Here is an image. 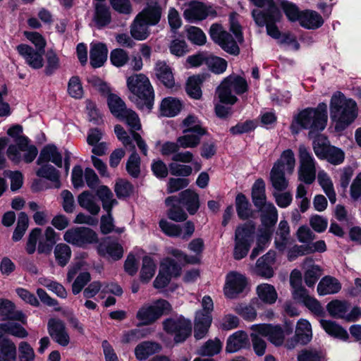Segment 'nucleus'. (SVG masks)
Wrapping results in <instances>:
<instances>
[{"label": "nucleus", "mask_w": 361, "mask_h": 361, "mask_svg": "<svg viewBox=\"0 0 361 361\" xmlns=\"http://www.w3.org/2000/svg\"><path fill=\"white\" fill-rule=\"evenodd\" d=\"M329 106L330 118L337 131L345 130L357 117L358 108L356 102L341 92L333 94Z\"/></svg>", "instance_id": "1"}, {"label": "nucleus", "mask_w": 361, "mask_h": 361, "mask_svg": "<svg viewBox=\"0 0 361 361\" xmlns=\"http://www.w3.org/2000/svg\"><path fill=\"white\" fill-rule=\"evenodd\" d=\"M327 105L320 103L317 108H307L294 116L290 130L298 134L302 129L310 130V134L322 131L327 123Z\"/></svg>", "instance_id": "2"}, {"label": "nucleus", "mask_w": 361, "mask_h": 361, "mask_svg": "<svg viewBox=\"0 0 361 361\" xmlns=\"http://www.w3.org/2000/svg\"><path fill=\"white\" fill-rule=\"evenodd\" d=\"M230 30L233 33L234 37L225 31L222 26L219 24H213L209 30V35L212 40L219 44L226 52L238 55L240 49L238 42L243 39L241 27L239 25L235 13L230 16Z\"/></svg>", "instance_id": "3"}, {"label": "nucleus", "mask_w": 361, "mask_h": 361, "mask_svg": "<svg viewBox=\"0 0 361 361\" xmlns=\"http://www.w3.org/2000/svg\"><path fill=\"white\" fill-rule=\"evenodd\" d=\"M127 87L132 95L130 99L142 110L149 111L154 101L153 87L149 78L144 74H134L127 78Z\"/></svg>", "instance_id": "4"}, {"label": "nucleus", "mask_w": 361, "mask_h": 361, "mask_svg": "<svg viewBox=\"0 0 361 361\" xmlns=\"http://www.w3.org/2000/svg\"><path fill=\"white\" fill-rule=\"evenodd\" d=\"M255 8L252 10V17L259 26H267V34L281 39V33L275 25L280 20L281 14L274 1H254Z\"/></svg>", "instance_id": "5"}, {"label": "nucleus", "mask_w": 361, "mask_h": 361, "mask_svg": "<svg viewBox=\"0 0 361 361\" xmlns=\"http://www.w3.org/2000/svg\"><path fill=\"white\" fill-rule=\"evenodd\" d=\"M252 201L261 213V221L264 225H274L278 219V212L271 202L266 201L265 183L257 179L252 188Z\"/></svg>", "instance_id": "6"}, {"label": "nucleus", "mask_w": 361, "mask_h": 361, "mask_svg": "<svg viewBox=\"0 0 361 361\" xmlns=\"http://www.w3.org/2000/svg\"><path fill=\"white\" fill-rule=\"evenodd\" d=\"M57 240L58 234L51 227H47L43 235L41 228H35L29 234L25 247L26 252L32 255L37 250L39 254L49 255Z\"/></svg>", "instance_id": "7"}, {"label": "nucleus", "mask_w": 361, "mask_h": 361, "mask_svg": "<svg viewBox=\"0 0 361 361\" xmlns=\"http://www.w3.org/2000/svg\"><path fill=\"white\" fill-rule=\"evenodd\" d=\"M247 90L246 80L238 75H231L225 78L216 90L220 102L233 104L237 102L235 94H242Z\"/></svg>", "instance_id": "8"}, {"label": "nucleus", "mask_w": 361, "mask_h": 361, "mask_svg": "<svg viewBox=\"0 0 361 361\" xmlns=\"http://www.w3.org/2000/svg\"><path fill=\"white\" fill-rule=\"evenodd\" d=\"M171 310L170 303L164 299L144 304L137 311L136 318L141 325H149Z\"/></svg>", "instance_id": "9"}, {"label": "nucleus", "mask_w": 361, "mask_h": 361, "mask_svg": "<svg viewBox=\"0 0 361 361\" xmlns=\"http://www.w3.org/2000/svg\"><path fill=\"white\" fill-rule=\"evenodd\" d=\"M255 225L252 221H248L238 226L235 231V247L233 256L235 259L245 257L253 240Z\"/></svg>", "instance_id": "10"}, {"label": "nucleus", "mask_w": 361, "mask_h": 361, "mask_svg": "<svg viewBox=\"0 0 361 361\" xmlns=\"http://www.w3.org/2000/svg\"><path fill=\"white\" fill-rule=\"evenodd\" d=\"M201 304L202 310L196 312L195 319V337L197 339L202 338L207 334L212 322V299L205 295L202 298Z\"/></svg>", "instance_id": "11"}, {"label": "nucleus", "mask_w": 361, "mask_h": 361, "mask_svg": "<svg viewBox=\"0 0 361 361\" xmlns=\"http://www.w3.org/2000/svg\"><path fill=\"white\" fill-rule=\"evenodd\" d=\"M19 142L18 145H8L6 151L8 158L16 164L21 161L31 163L38 154L37 147L30 143L28 138H20Z\"/></svg>", "instance_id": "12"}, {"label": "nucleus", "mask_w": 361, "mask_h": 361, "mask_svg": "<svg viewBox=\"0 0 361 361\" xmlns=\"http://www.w3.org/2000/svg\"><path fill=\"white\" fill-rule=\"evenodd\" d=\"M298 179L306 184L312 183L316 178V162L308 149L303 145L298 148Z\"/></svg>", "instance_id": "13"}, {"label": "nucleus", "mask_w": 361, "mask_h": 361, "mask_svg": "<svg viewBox=\"0 0 361 361\" xmlns=\"http://www.w3.org/2000/svg\"><path fill=\"white\" fill-rule=\"evenodd\" d=\"M63 240L73 245L85 247L89 244L97 243V234L87 227H73L68 229L63 234Z\"/></svg>", "instance_id": "14"}, {"label": "nucleus", "mask_w": 361, "mask_h": 361, "mask_svg": "<svg viewBox=\"0 0 361 361\" xmlns=\"http://www.w3.org/2000/svg\"><path fill=\"white\" fill-rule=\"evenodd\" d=\"M180 271V266L173 259L169 257L164 259L160 264L159 274L154 281V287L159 290L166 288L171 278L178 276Z\"/></svg>", "instance_id": "15"}, {"label": "nucleus", "mask_w": 361, "mask_h": 361, "mask_svg": "<svg viewBox=\"0 0 361 361\" xmlns=\"http://www.w3.org/2000/svg\"><path fill=\"white\" fill-rule=\"evenodd\" d=\"M164 329L169 334H174L176 343L184 341L191 333V323L182 317L168 319L163 322Z\"/></svg>", "instance_id": "16"}, {"label": "nucleus", "mask_w": 361, "mask_h": 361, "mask_svg": "<svg viewBox=\"0 0 361 361\" xmlns=\"http://www.w3.org/2000/svg\"><path fill=\"white\" fill-rule=\"evenodd\" d=\"M247 279L244 275L236 271L229 272L225 279L224 293L228 298H235L243 293L247 286Z\"/></svg>", "instance_id": "17"}, {"label": "nucleus", "mask_w": 361, "mask_h": 361, "mask_svg": "<svg viewBox=\"0 0 361 361\" xmlns=\"http://www.w3.org/2000/svg\"><path fill=\"white\" fill-rule=\"evenodd\" d=\"M159 226L167 235L179 237L183 240L190 238L195 229L194 223L190 221H188L182 225H176L162 219L159 222Z\"/></svg>", "instance_id": "18"}, {"label": "nucleus", "mask_w": 361, "mask_h": 361, "mask_svg": "<svg viewBox=\"0 0 361 361\" xmlns=\"http://www.w3.org/2000/svg\"><path fill=\"white\" fill-rule=\"evenodd\" d=\"M251 329L255 330L261 336L267 337L270 343L276 346L281 345L284 342L286 334H289L291 332L286 331L285 333L279 326L267 324L252 325Z\"/></svg>", "instance_id": "19"}, {"label": "nucleus", "mask_w": 361, "mask_h": 361, "mask_svg": "<svg viewBox=\"0 0 361 361\" xmlns=\"http://www.w3.org/2000/svg\"><path fill=\"white\" fill-rule=\"evenodd\" d=\"M47 330L54 341L59 345L66 347L70 344L71 337L63 321L50 319L48 321Z\"/></svg>", "instance_id": "20"}, {"label": "nucleus", "mask_w": 361, "mask_h": 361, "mask_svg": "<svg viewBox=\"0 0 361 361\" xmlns=\"http://www.w3.org/2000/svg\"><path fill=\"white\" fill-rule=\"evenodd\" d=\"M185 18L190 22L202 20L210 15H215V12L206 8L201 1H190L184 10Z\"/></svg>", "instance_id": "21"}, {"label": "nucleus", "mask_w": 361, "mask_h": 361, "mask_svg": "<svg viewBox=\"0 0 361 361\" xmlns=\"http://www.w3.org/2000/svg\"><path fill=\"white\" fill-rule=\"evenodd\" d=\"M19 54L23 57L26 63L34 69H39L44 65V51H35L27 44H20L16 47Z\"/></svg>", "instance_id": "22"}, {"label": "nucleus", "mask_w": 361, "mask_h": 361, "mask_svg": "<svg viewBox=\"0 0 361 361\" xmlns=\"http://www.w3.org/2000/svg\"><path fill=\"white\" fill-rule=\"evenodd\" d=\"M104 133L98 128H91L87 135V142L92 147V152L97 156L104 155L109 146L106 142L102 141Z\"/></svg>", "instance_id": "23"}, {"label": "nucleus", "mask_w": 361, "mask_h": 361, "mask_svg": "<svg viewBox=\"0 0 361 361\" xmlns=\"http://www.w3.org/2000/svg\"><path fill=\"white\" fill-rule=\"evenodd\" d=\"M99 255L110 257L114 260L121 259L123 257V247L116 241L109 239H104L97 247Z\"/></svg>", "instance_id": "24"}, {"label": "nucleus", "mask_w": 361, "mask_h": 361, "mask_svg": "<svg viewBox=\"0 0 361 361\" xmlns=\"http://www.w3.org/2000/svg\"><path fill=\"white\" fill-rule=\"evenodd\" d=\"M250 345L247 334L243 331H237L227 339L226 351L229 353L238 352Z\"/></svg>", "instance_id": "25"}, {"label": "nucleus", "mask_w": 361, "mask_h": 361, "mask_svg": "<svg viewBox=\"0 0 361 361\" xmlns=\"http://www.w3.org/2000/svg\"><path fill=\"white\" fill-rule=\"evenodd\" d=\"M136 16L151 26L156 25L161 17V8L156 1H151Z\"/></svg>", "instance_id": "26"}, {"label": "nucleus", "mask_w": 361, "mask_h": 361, "mask_svg": "<svg viewBox=\"0 0 361 361\" xmlns=\"http://www.w3.org/2000/svg\"><path fill=\"white\" fill-rule=\"evenodd\" d=\"M342 288L341 282L331 276H324L319 282L317 288L319 295L324 296L338 293Z\"/></svg>", "instance_id": "27"}, {"label": "nucleus", "mask_w": 361, "mask_h": 361, "mask_svg": "<svg viewBox=\"0 0 361 361\" xmlns=\"http://www.w3.org/2000/svg\"><path fill=\"white\" fill-rule=\"evenodd\" d=\"M298 22L305 29L316 30L322 26L324 19L317 12L312 10H305L300 13Z\"/></svg>", "instance_id": "28"}, {"label": "nucleus", "mask_w": 361, "mask_h": 361, "mask_svg": "<svg viewBox=\"0 0 361 361\" xmlns=\"http://www.w3.org/2000/svg\"><path fill=\"white\" fill-rule=\"evenodd\" d=\"M180 127L183 133H195L198 135H206L207 131L202 122L194 114H188L184 118Z\"/></svg>", "instance_id": "29"}, {"label": "nucleus", "mask_w": 361, "mask_h": 361, "mask_svg": "<svg viewBox=\"0 0 361 361\" xmlns=\"http://www.w3.org/2000/svg\"><path fill=\"white\" fill-rule=\"evenodd\" d=\"M305 269L304 280L308 287H312L322 274V268L313 263L312 258H307L303 262Z\"/></svg>", "instance_id": "30"}, {"label": "nucleus", "mask_w": 361, "mask_h": 361, "mask_svg": "<svg viewBox=\"0 0 361 361\" xmlns=\"http://www.w3.org/2000/svg\"><path fill=\"white\" fill-rule=\"evenodd\" d=\"M108 49L101 42L91 44L90 64L94 68H99L104 65L107 59Z\"/></svg>", "instance_id": "31"}, {"label": "nucleus", "mask_w": 361, "mask_h": 361, "mask_svg": "<svg viewBox=\"0 0 361 361\" xmlns=\"http://www.w3.org/2000/svg\"><path fill=\"white\" fill-rule=\"evenodd\" d=\"M51 161L58 167L62 166V157L54 145H47L40 152L37 159V164H48Z\"/></svg>", "instance_id": "32"}, {"label": "nucleus", "mask_w": 361, "mask_h": 361, "mask_svg": "<svg viewBox=\"0 0 361 361\" xmlns=\"http://www.w3.org/2000/svg\"><path fill=\"white\" fill-rule=\"evenodd\" d=\"M182 107L183 103L180 100L169 97L161 101L159 111L163 116L174 117L180 113Z\"/></svg>", "instance_id": "33"}, {"label": "nucleus", "mask_w": 361, "mask_h": 361, "mask_svg": "<svg viewBox=\"0 0 361 361\" xmlns=\"http://www.w3.org/2000/svg\"><path fill=\"white\" fill-rule=\"evenodd\" d=\"M155 74L157 78L167 87L175 85V80L171 67L165 61H158L155 65Z\"/></svg>", "instance_id": "34"}, {"label": "nucleus", "mask_w": 361, "mask_h": 361, "mask_svg": "<svg viewBox=\"0 0 361 361\" xmlns=\"http://www.w3.org/2000/svg\"><path fill=\"white\" fill-rule=\"evenodd\" d=\"M93 23L99 28L107 25L111 21V14L104 1H97L93 16Z\"/></svg>", "instance_id": "35"}, {"label": "nucleus", "mask_w": 361, "mask_h": 361, "mask_svg": "<svg viewBox=\"0 0 361 361\" xmlns=\"http://www.w3.org/2000/svg\"><path fill=\"white\" fill-rule=\"evenodd\" d=\"M78 202L84 209L92 215L97 214L100 207L97 202L95 196L89 191H84L78 196Z\"/></svg>", "instance_id": "36"}, {"label": "nucleus", "mask_w": 361, "mask_h": 361, "mask_svg": "<svg viewBox=\"0 0 361 361\" xmlns=\"http://www.w3.org/2000/svg\"><path fill=\"white\" fill-rule=\"evenodd\" d=\"M149 26L151 25L136 16L130 27V35L136 40H145L150 34Z\"/></svg>", "instance_id": "37"}, {"label": "nucleus", "mask_w": 361, "mask_h": 361, "mask_svg": "<svg viewBox=\"0 0 361 361\" xmlns=\"http://www.w3.org/2000/svg\"><path fill=\"white\" fill-rule=\"evenodd\" d=\"M179 202L185 206L190 214L192 215L198 210V195L190 190H185L180 194Z\"/></svg>", "instance_id": "38"}, {"label": "nucleus", "mask_w": 361, "mask_h": 361, "mask_svg": "<svg viewBox=\"0 0 361 361\" xmlns=\"http://www.w3.org/2000/svg\"><path fill=\"white\" fill-rule=\"evenodd\" d=\"M179 202L185 206L190 214L192 215L198 210V195L190 190H185L180 194Z\"/></svg>", "instance_id": "39"}, {"label": "nucleus", "mask_w": 361, "mask_h": 361, "mask_svg": "<svg viewBox=\"0 0 361 361\" xmlns=\"http://www.w3.org/2000/svg\"><path fill=\"white\" fill-rule=\"evenodd\" d=\"M317 181L330 202L334 204L336 201V195L330 176L324 170H321L317 173Z\"/></svg>", "instance_id": "40"}, {"label": "nucleus", "mask_w": 361, "mask_h": 361, "mask_svg": "<svg viewBox=\"0 0 361 361\" xmlns=\"http://www.w3.org/2000/svg\"><path fill=\"white\" fill-rule=\"evenodd\" d=\"M274 165H278V169L286 172L287 174H292L295 166L293 152L290 149L284 150Z\"/></svg>", "instance_id": "41"}, {"label": "nucleus", "mask_w": 361, "mask_h": 361, "mask_svg": "<svg viewBox=\"0 0 361 361\" xmlns=\"http://www.w3.org/2000/svg\"><path fill=\"white\" fill-rule=\"evenodd\" d=\"M161 346L155 343L145 341L138 344L135 348V355L139 360H145L150 355L159 352Z\"/></svg>", "instance_id": "42"}, {"label": "nucleus", "mask_w": 361, "mask_h": 361, "mask_svg": "<svg viewBox=\"0 0 361 361\" xmlns=\"http://www.w3.org/2000/svg\"><path fill=\"white\" fill-rule=\"evenodd\" d=\"M256 292L259 300L268 305L275 303L278 298L276 288L269 283L259 284L256 288Z\"/></svg>", "instance_id": "43"}, {"label": "nucleus", "mask_w": 361, "mask_h": 361, "mask_svg": "<svg viewBox=\"0 0 361 361\" xmlns=\"http://www.w3.org/2000/svg\"><path fill=\"white\" fill-rule=\"evenodd\" d=\"M290 228L286 221H280L279 228L276 232L275 244L276 248L280 251H283L290 243Z\"/></svg>", "instance_id": "44"}, {"label": "nucleus", "mask_w": 361, "mask_h": 361, "mask_svg": "<svg viewBox=\"0 0 361 361\" xmlns=\"http://www.w3.org/2000/svg\"><path fill=\"white\" fill-rule=\"evenodd\" d=\"M6 334H9L13 336L23 338L27 336V331L20 325L13 322H8L5 324H0V342H2L4 336Z\"/></svg>", "instance_id": "45"}, {"label": "nucleus", "mask_w": 361, "mask_h": 361, "mask_svg": "<svg viewBox=\"0 0 361 361\" xmlns=\"http://www.w3.org/2000/svg\"><path fill=\"white\" fill-rule=\"evenodd\" d=\"M320 324L329 335L343 341H346L348 338V332L336 322L321 319Z\"/></svg>", "instance_id": "46"}, {"label": "nucleus", "mask_w": 361, "mask_h": 361, "mask_svg": "<svg viewBox=\"0 0 361 361\" xmlns=\"http://www.w3.org/2000/svg\"><path fill=\"white\" fill-rule=\"evenodd\" d=\"M295 336L298 341L306 344L312 337V326L310 323L306 319H300L297 324Z\"/></svg>", "instance_id": "47"}, {"label": "nucleus", "mask_w": 361, "mask_h": 361, "mask_svg": "<svg viewBox=\"0 0 361 361\" xmlns=\"http://www.w3.org/2000/svg\"><path fill=\"white\" fill-rule=\"evenodd\" d=\"M286 172L278 169V165H274L270 172V180L273 187L279 190L282 191L287 188L288 181L285 178Z\"/></svg>", "instance_id": "48"}, {"label": "nucleus", "mask_w": 361, "mask_h": 361, "mask_svg": "<svg viewBox=\"0 0 361 361\" xmlns=\"http://www.w3.org/2000/svg\"><path fill=\"white\" fill-rule=\"evenodd\" d=\"M16 359V347L8 339L0 342V361H15Z\"/></svg>", "instance_id": "49"}, {"label": "nucleus", "mask_w": 361, "mask_h": 361, "mask_svg": "<svg viewBox=\"0 0 361 361\" xmlns=\"http://www.w3.org/2000/svg\"><path fill=\"white\" fill-rule=\"evenodd\" d=\"M264 228L259 231V234L257 237V247L254 248L252 252L251 257L255 258L259 255V252L263 250V248L268 244L270 240L271 234V228L274 225H264Z\"/></svg>", "instance_id": "50"}, {"label": "nucleus", "mask_w": 361, "mask_h": 361, "mask_svg": "<svg viewBox=\"0 0 361 361\" xmlns=\"http://www.w3.org/2000/svg\"><path fill=\"white\" fill-rule=\"evenodd\" d=\"M326 308L331 316L345 319L348 305L344 301L334 300L328 303Z\"/></svg>", "instance_id": "51"}, {"label": "nucleus", "mask_w": 361, "mask_h": 361, "mask_svg": "<svg viewBox=\"0 0 361 361\" xmlns=\"http://www.w3.org/2000/svg\"><path fill=\"white\" fill-rule=\"evenodd\" d=\"M235 204L238 216L241 219H247L252 216V211L246 197L243 194H238L235 198Z\"/></svg>", "instance_id": "52"}, {"label": "nucleus", "mask_w": 361, "mask_h": 361, "mask_svg": "<svg viewBox=\"0 0 361 361\" xmlns=\"http://www.w3.org/2000/svg\"><path fill=\"white\" fill-rule=\"evenodd\" d=\"M156 271V264L153 259L145 256L142 259V264L140 270V279L143 282H149L154 276Z\"/></svg>", "instance_id": "53"}, {"label": "nucleus", "mask_w": 361, "mask_h": 361, "mask_svg": "<svg viewBox=\"0 0 361 361\" xmlns=\"http://www.w3.org/2000/svg\"><path fill=\"white\" fill-rule=\"evenodd\" d=\"M183 135L178 137L177 141L181 148H195L200 143L201 137L204 135L195 133H183Z\"/></svg>", "instance_id": "54"}, {"label": "nucleus", "mask_w": 361, "mask_h": 361, "mask_svg": "<svg viewBox=\"0 0 361 361\" xmlns=\"http://www.w3.org/2000/svg\"><path fill=\"white\" fill-rule=\"evenodd\" d=\"M118 119L123 121L131 130V134L141 129V123L138 115L131 109H126Z\"/></svg>", "instance_id": "55"}, {"label": "nucleus", "mask_w": 361, "mask_h": 361, "mask_svg": "<svg viewBox=\"0 0 361 361\" xmlns=\"http://www.w3.org/2000/svg\"><path fill=\"white\" fill-rule=\"evenodd\" d=\"M203 81L201 75H193L188 78L186 85L188 94L194 99H200L202 96L200 85Z\"/></svg>", "instance_id": "56"}, {"label": "nucleus", "mask_w": 361, "mask_h": 361, "mask_svg": "<svg viewBox=\"0 0 361 361\" xmlns=\"http://www.w3.org/2000/svg\"><path fill=\"white\" fill-rule=\"evenodd\" d=\"M40 166L41 167L37 171V175L55 183V186L59 188L60 185L59 183V174L58 171L49 164H43Z\"/></svg>", "instance_id": "57"}, {"label": "nucleus", "mask_w": 361, "mask_h": 361, "mask_svg": "<svg viewBox=\"0 0 361 361\" xmlns=\"http://www.w3.org/2000/svg\"><path fill=\"white\" fill-rule=\"evenodd\" d=\"M107 103L111 113L116 118L121 117L123 112L126 109L125 103L116 94H109Z\"/></svg>", "instance_id": "58"}, {"label": "nucleus", "mask_w": 361, "mask_h": 361, "mask_svg": "<svg viewBox=\"0 0 361 361\" xmlns=\"http://www.w3.org/2000/svg\"><path fill=\"white\" fill-rule=\"evenodd\" d=\"M38 283L46 287L49 290L53 292L61 298H66L67 297L68 294L65 288L56 281L45 277H42L39 279Z\"/></svg>", "instance_id": "59"}, {"label": "nucleus", "mask_w": 361, "mask_h": 361, "mask_svg": "<svg viewBox=\"0 0 361 361\" xmlns=\"http://www.w3.org/2000/svg\"><path fill=\"white\" fill-rule=\"evenodd\" d=\"M54 256L57 263L61 266H66L71 256V250L68 245L59 243L54 248Z\"/></svg>", "instance_id": "60"}, {"label": "nucleus", "mask_w": 361, "mask_h": 361, "mask_svg": "<svg viewBox=\"0 0 361 361\" xmlns=\"http://www.w3.org/2000/svg\"><path fill=\"white\" fill-rule=\"evenodd\" d=\"M97 194L103 203V208L106 212H109L111 207L116 204V200L113 198V193L106 186H100L97 191Z\"/></svg>", "instance_id": "61"}, {"label": "nucleus", "mask_w": 361, "mask_h": 361, "mask_svg": "<svg viewBox=\"0 0 361 361\" xmlns=\"http://www.w3.org/2000/svg\"><path fill=\"white\" fill-rule=\"evenodd\" d=\"M206 65L210 71L216 74L223 73L227 68V62L225 59L214 56H207Z\"/></svg>", "instance_id": "62"}, {"label": "nucleus", "mask_w": 361, "mask_h": 361, "mask_svg": "<svg viewBox=\"0 0 361 361\" xmlns=\"http://www.w3.org/2000/svg\"><path fill=\"white\" fill-rule=\"evenodd\" d=\"M126 163V170L132 177L137 178L140 173L141 160L137 153L133 150Z\"/></svg>", "instance_id": "63"}, {"label": "nucleus", "mask_w": 361, "mask_h": 361, "mask_svg": "<svg viewBox=\"0 0 361 361\" xmlns=\"http://www.w3.org/2000/svg\"><path fill=\"white\" fill-rule=\"evenodd\" d=\"M298 361H325V357L321 351L315 349L302 350L298 355Z\"/></svg>", "instance_id": "64"}]
</instances>
